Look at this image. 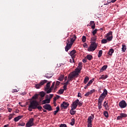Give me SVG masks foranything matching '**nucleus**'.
<instances>
[{"label":"nucleus","instance_id":"f257e3e1","mask_svg":"<svg viewBox=\"0 0 127 127\" xmlns=\"http://www.w3.org/2000/svg\"><path fill=\"white\" fill-rule=\"evenodd\" d=\"M38 106H39V103L36 100H33L30 102L28 110L29 112H32V110H35L36 109H38L39 111H41L42 110V107Z\"/></svg>","mask_w":127,"mask_h":127},{"label":"nucleus","instance_id":"f03ea898","mask_svg":"<svg viewBox=\"0 0 127 127\" xmlns=\"http://www.w3.org/2000/svg\"><path fill=\"white\" fill-rule=\"evenodd\" d=\"M76 38L77 36H76V35H72V38H71L70 39H68L66 40V46L65 47V50L66 52H68V51L71 49L72 46L73 45V43L75 42V41L76 40Z\"/></svg>","mask_w":127,"mask_h":127},{"label":"nucleus","instance_id":"7ed1b4c3","mask_svg":"<svg viewBox=\"0 0 127 127\" xmlns=\"http://www.w3.org/2000/svg\"><path fill=\"white\" fill-rule=\"evenodd\" d=\"M97 46H98V45H97V43H96V42H91V45L89 48L88 49V51H89V52L95 51V50H96V49H97Z\"/></svg>","mask_w":127,"mask_h":127},{"label":"nucleus","instance_id":"20e7f679","mask_svg":"<svg viewBox=\"0 0 127 127\" xmlns=\"http://www.w3.org/2000/svg\"><path fill=\"white\" fill-rule=\"evenodd\" d=\"M105 37L107 38V41H112L113 40V32L110 31L106 34Z\"/></svg>","mask_w":127,"mask_h":127},{"label":"nucleus","instance_id":"39448f33","mask_svg":"<svg viewBox=\"0 0 127 127\" xmlns=\"http://www.w3.org/2000/svg\"><path fill=\"white\" fill-rule=\"evenodd\" d=\"M45 83H47V80H42V81H41V82L35 85V88L36 89H40L41 87L43 85H44V84H45Z\"/></svg>","mask_w":127,"mask_h":127},{"label":"nucleus","instance_id":"423d86ee","mask_svg":"<svg viewBox=\"0 0 127 127\" xmlns=\"http://www.w3.org/2000/svg\"><path fill=\"white\" fill-rule=\"evenodd\" d=\"M34 121V119L33 118L30 119L29 121L26 123V127H32V126H34V123H33Z\"/></svg>","mask_w":127,"mask_h":127},{"label":"nucleus","instance_id":"0eeeda50","mask_svg":"<svg viewBox=\"0 0 127 127\" xmlns=\"http://www.w3.org/2000/svg\"><path fill=\"white\" fill-rule=\"evenodd\" d=\"M127 102L125 100H122L119 103V107L121 108V109H124L127 107Z\"/></svg>","mask_w":127,"mask_h":127},{"label":"nucleus","instance_id":"6e6552de","mask_svg":"<svg viewBox=\"0 0 127 127\" xmlns=\"http://www.w3.org/2000/svg\"><path fill=\"white\" fill-rule=\"evenodd\" d=\"M61 107L62 109H64V110H66L67 108L69 107V103L67 102H64L61 105Z\"/></svg>","mask_w":127,"mask_h":127},{"label":"nucleus","instance_id":"1a4fd4ad","mask_svg":"<svg viewBox=\"0 0 127 127\" xmlns=\"http://www.w3.org/2000/svg\"><path fill=\"white\" fill-rule=\"evenodd\" d=\"M78 103H79V99H77L74 101L71 105V108H73V109H77V107H78Z\"/></svg>","mask_w":127,"mask_h":127},{"label":"nucleus","instance_id":"9d476101","mask_svg":"<svg viewBox=\"0 0 127 127\" xmlns=\"http://www.w3.org/2000/svg\"><path fill=\"white\" fill-rule=\"evenodd\" d=\"M43 108L45 110H47L48 111H52V107L50 105V104H46L43 106Z\"/></svg>","mask_w":127,"mask_h":127},{"label":"nucleus","instance_id":"9b49d317","mask_svg":"<svg viewBox=\"0 0 127 127\" xmlns=\"http://www.w3.org/2000/svg\"><path fill=\"white\" fill-rule=\"evenodd\" d=\"M76 52H77L75 50H73L70 52L69 55L71 56V58H75V57H76Z\"/></svg>","mask_w":127,"mask_h":127},{"label":"nucleus","instance_id":"f8f14e48","mask_svg":"<svg viewBox=\"0 0 127 127\" xmlns=\"http://www.w3.org/2000/svg\"><path fill=\"white\" fill-rule=\"evenodd\" d=\"M92 116H89L87 120V123H92V122L94 121V118H95V116L94 115L91 114Z\"/></svg>","mask_w":127,"mask_h":127},{"label":"nucleus","instance_id":"ddd939ff","mask_svg":"<svg viewBox=\"0 0 127 127\" xmlns=\"http://www.w3.org/2000/svg\"><path fill=\"white\" fill-rule=\"evenodd\" d=\"M108 95V90L107 89H105L104 90L103 92L101 94V97H103V98H106V96Z\"/></svg>","mask_w":127,"mask_h":127},{"label":"nucleus","instance_id":"4468645a","mask_svg":"<svg viewBox=\"0 0 127 127\" xmlns=\"http://www.w3.org/2000/svg\"><path fill=\"white\" fill-rule=\"evenodd\" d=\"M91 26V28L92 29H95V27H96V23H95V21H91L90 22V25L89 26Z\"/></svg>","mask_w":127,"mask_h":127},{"label":"nucleus","instance_id":"2eb2a0df","mask_svg":"<svg viewBox=\"0 0 127 127\" xmlns=\"http://www.w3.org/2000/svg\"><path fill=\"white\" fill-rule=\"evenodd\" d=\"M74 110H76V109H74V108L71 107V109L69 111V113H70V115H71V116H74V115H75V114H76V111H75Z\"/></svg>","mask_w":127,"mask_h":127},{"label":"nucleus","instance_id":"dca6fc26","mask_svg":"<svg viewBox=\"0 0 127 127\" xmlns=\"http://www.w3.org/2000/svg\"><path fill=\"white\" fill-rule=\"evenodd\" d=\"M42 105H45V104H49L50 103V99H46L42 101Z\"/></svg>","mask_w":127,"mask_h":127},{"label":"nucleus","instance_id":"f3484780","mask_svg":"<svg viewBox=\"0 0 127 127\" xmlns=\"http://www.w3.org/2000/svg\"><path fill=\"white\" fill-rule=\"evenodd\" d=\"M71 77H72L73 78H74V77H76V76H78L79 75V73L77 72L73 71L72 74L70 75Z\"/></svg>","mask_w":127,"mask_h":127},{"label":"nucleus","instance_id":"a211bd4d","mask_svg":"<svg viewBox=\"0 0 127 127\" xmlns=\"http://www.w3.org/2000/svg\"><path fill=\"white\" fill-rule=\"evenodd\" d=\"M61 83V82H60V81H57L54 88L55 91H56L57 90V88H59V86L60 85Z\"/></svg>","mask_w":127,"mask_h":127},{"label":"nucleus","instance_id":"6ab92c4d","mask_svg":"<svg viewBox=\"0 0 127 127\" xmlns=\"http://www.w3.org/2000/svg\"><path fill=\"white\" fill-rule=\"evenodd\" d=\"M73 78L72 77H71L70 75H69L68 77L67 80L65 83L69 85V84H70L69 83L70 81H72V80H73Z\"/></svg>","mask_w":127,"mask_h":127},{"label":"nucleus","instance_id":"aec40b11","mask_svg":"<svg viewBox=\"0 0 127 127\" xmlns=\"http://www.w3.org/2000/svg\"><path fill=\"white\" fill-rule=\"evenodd\" d=\"M114 52H115V50H114V49H110L108 54V55H110V56H112Z\"/></svg>","mask_w":127,"mask_h":127},{"label":"nucleus","instance_id":"412c9836","mask_svg":"<svg viewBox=\"0 0 127 127\" xmlns=\"http://www.w3.org/2000/svg\"><path fill=\"white\" fill-rule=\"evenodd\" d=\"M104 99H105V97H103V96H100L98 99V103H100L102 104Z\"/></svg>","mask_w":127,"mask_h":127},{"label":"nucleus","instance_id":"4be33fe9","mask_svg":"<svg viewBox=\"0 0 127 127\" xmlns=\"http://www.w3.org/2000/svg\"><path fill=\"white\" fill-rule=\"evenodd\" d=\"M22 118V116H19L17 117H15L14 119V122H18V121H19V120H20V119H21Z\"/></svg>","mask_w":127,"mask_h":127},{"label":"nucleus","instance_id":"5701e85b","mask_svg":"<svg viewBox=\"0 0 127 127\" xmlns=\"http://www.w3.org/2000/svg\"><path fill=\"white\" fill-rule=\"evenodd\" d=\"M126 51H127V46L124 44L122 45V51H123V52H126Z\"/></svg>","mask_w":127,"mask_h":127},{"label":"nucleus","instance_id":"b1692460","mask_svg":"<svg viewBox=\"0 0 127 127\" xmlns=\"http://www.w3.org/2000/svg\"><path fill=\"white\" fill-rule=\"evenodd\" d=\"M50 83H51V81L47 83L46 87L45 88V90H47L48 89L50 88Z\"/></svg>","mask_w":127,"mask_h":127},{"label":"nucleus","instance_id":"393cba45","mask_svg":"<svg viewBox=\"0 0 127 127\" xmlns=\"http://www.w3.org/2000/svg\"><path fill=\"white\" fill-rule=\"evenodd\" d=\"M86 58L88 59V60L91 61L92 59H93V56L91 55H88L86 56Z\"/></svg>","mask_w":127,"mask_h":127},{"label":"nucleus","instance_id":"a878e982","mask_svg":"<svg viewBox=\"0 0 127 127\" xmlns=\"http://www.w3.org/2000/svg\"><path fill=\"white\" fill-rule=\"evenodd\" d=\"M64 75L61 74L60 77L58 78V80L61 82H62V81H63L64 80Z\"/></svg>","mask_w":127,"mask_h":127},{"label":"nucleus","instance_id":"bb28decb","mask_svg":"<svg viewBox=\"0 0 127 127\" xmlns=\"http://www.w3.org/2000/svg\"><path fill=\"white\" fill-rule=\"evenodd\" d=\"M19 127H24L25 126V123L24 122H20L18 124Z\"/></svg>","mask_w":127,"mask_h":127},{"label":"nucleus","instance_id":"cd10ccee","mask_svg":"<svg viewBox=\"0 0 127 127\" xmlns=\"http://www.w3.org/2000/svg\"><path fill=\"white\" fill-rule=\"evenodd\" d=\"M64 85L63 88L64 89L63 90H64V91H66L67 90V86H68V84L65 83H64L63 84Z\"/></svg>","mask_w":127,"mask_h":127},{"label":"nucleus","instance_id":"c85d7f7f","mask_svg":"<svg viewBox=\"0 0 127 127\" xmlns=\"http://www.w3.org/2000/svg\"><path fill=\"white\" fill-rule=\"evenodd\" d=\"M94 81H95V79L94 78L90 80L87 83V86H91V84L93 83V82H94Z\"/></svg>","mask_w":127,"mask_h":127},{"label":"nucleus","instance_id":"c756f323","mask_svg":"<svg viewBox=\"0 0 127 127\" xmlns=\"http://www.w3.org/2000/svg\"><path fill=\"white\" fill-rule=\"evenodd\" d=\"M107 68H108V65H104L100 69L101 72H102V71H105V70H106Z\"/></svg>","mask_w":127,"mask_h":127},{"label":"nucleus","instance_id":"7c9ffc66","mask_svg":"<svg viewBox=\"0 0 127 127\" xmlns=\"http://www.w3.org/2000/svg\"><path fill=\"white\" fill-rule=\"evenodd\" d=\"M45 77L48 79H50V78H52V74L48 73L45 75Z\"/></svg>","mask_w":127,"mask_h":127},{"label":"nucleus","instance_id":"2f4dec72","mask_svg":"<svg viewBox=\"0 0 127 127\" xmlns=\"http://www.w3.org/2000/svg\"><path fill=\"white\" fill-rule=\"evenodd\" d=\"M70 125H71V126H74V125H75V119H71Z\"/></svg>","mask_w":127,"mask_h":127},{"label":"nucleus","instance_id":"473e14b6","mask_svg":"<svg viewBox=\"0 0 127 127\" xmlns=\"http://www.w3.org/2000/svg\"><path fill=\"white\" fill-rule=\"evenodd\" d=\"M108 75H101L100 79H102V80H105V79H107L108 78Z\"/></svg>","mask_w":127,"mask_h":127},{"label":"nucleus","instance_id":"72a5a7b5","mask_svg":"<svg viewBox=\"0 0 127 127\" xmlns=\"http://www.w3.org/2000/svg\"><path fill=\"white\" fill-rule=\"evenodd\" d=\"M103 114L106 118H109V113H108V111H104Z\"/></svg>","mask_w":127,"mask_h":127},{"label":"nucleus","instance_id":"f704fd0d","mask_svg":"<svg viewBox=\"0 0 127 127\" xmlns=\"http://www.w3.org/2000/svg\"><path fill=\"white\" fill-rule=\"evenodd\" d=\"M91 40L92 41H94V42H96V41H97V36H94L93 37L91 38Z\"/></svg>","mask_w":127,"mask_h":127},{"label":"nucleus","instance_id":"c9c22d12","mask_svg":"<svg viewBox=\"0 0 127 127\" xmlns=\"http://www.w3.org/2000/svg\"><path fill=\"white\" fill-rule=\"evenodd\" d=\"M89 81V77L86 76L84 78V84H86V83H88V81Z\"/></svg>","mask_w":127,"mask_h":127},{"label":"nucleus","instance_id":"e433bc0d","mask_svg":"<svg viewBox=\"0 0 127 127\" xmlns=\"http://www.w3.org/2000/svg\"><path fill=\"white\" fill-rule=\"evenodd\" d=\"M102 54H103V51H102V50L99 51V53H98V57L99 58H100V57H102Z\"/></svg>","mask_w":127,"mask_h":127},{"label":"nucleus","instance_id":"4c0bfd02","mask_svg":"<svg viewBox=\"0 0 127 127\" xmlns=\"http://www.w3.org/2000/svg\"><path fill=\"white\" fill-rule=\"evenodd\" d=\"M52 88H50L49 89H48V90H45V91H46V92H47V94H49L50 93H51V92H52Z\"/></svg>","mask_w":127,"mask_h":127},{"label":"nucleus","instance_id":"58836bf2","mask_svg":"<svg viewBox=\"0 0 127 127\" xmlns=\"http://www.w3.org/2000/svg\"><path fill=\"white\" fill-rule=\"evenodd\" d=\"M104 107L106 109H107V107H109V105H108L107 101H105L103 104Z\"/></svg>","mask_w":127,"mask_h":127},{"label":"nucleus","instance_id":"ea45409f","mask_svg":"<svg viewBox=\"0 0 127 127\" xmlns=\"http://www.w3.org/2000/svg\"><path fill=\"white\" fill-rule=\"evenodd\" d=\"M40 96L42 97L43 98L44 96H45V93L43 91H42L40 92Z\"/></svg>","mask_w":127,"mask_h":127},{"label":"nucleus","instance_id":"a19ab883","mask_svg":"<svg viewBox=\"0 0 127 127\" xmlns=\"http://www.w3.org/2000/svg\"><path fill=\"white\" fill-rule=\"evenodd\" d=\"M101 42L103 44H106V43H107L108 42V41L106 39H103L102 40Z\"/></svg>","mask_w":127,"mask_h":127},{"label":"nucleus","instance_id":"79ce46f5","mask_svg":"<svg viewBox=\"0 0 127 127\" xmlns=\"http://www.w3.org/2000/svg\"><path fill=\"white\" fill-rule=\"evenodd\" d=\"M122 118H127V115L125 113H121L120 114Z\"/></svg>","mask_w":127,"mask_h":127},{"label":"nucleus","instance_id":"37998d69","mask_svg":"<svg viewBox=\"0 0 127 127\" xmlns=\"http://www.w3.org/2000/svg\"><path fill=\"white\" fill-rule=\"evenodd\" d=\"M38 98V95L35 94L34 96H33L32 97V99H33V100H36V99H37Z\"/></svg>","mask_w":127,"mask_h":127},{"label":"nucleus","instance_id":"c03bdc74","mask_svg":"<svg viewBox=\"0 0 127 127\" xmlns=\"http://www.w3.org/2000/svg\"><path fill=\"white\" fill-rule=\"evenodd\" d=\"M59 93L60 95L63 94L64 93V89H61L59 90Z\"/></svg>","mask_w":127,"mask_h":127},{"label":"nucleus","instance_id":"a18cd8bd","mask_svg":"<svg viewBox=\"0 0 127 127\" xmlns=\"http://www.w3.org/2000/svg\"><path fill=\"white\" fill-rule=\"evenodd\" d=\"M86 36H83L82 37V42H83V43H84V42H86Z\"/></svg>","mask_w":127,"mask_h":127},{"label":"nucleus","instance_id":"49530a36","mask_svg":"<svg viewBox=\"0 0 127 127\" xmlns=\"http://www.w3.org/2000/svg\"><path fill=\"white\" fill-rule=\"evenodd\" d=\"M97 31H98V29H95L92 32L93 35L95 36L96 34L97 33Z\"/></svg>","mask_w":127,"mask_h":127},{"label":"nucleus","instance_id":"de8ad7c7","mask_svg":"<svg viewBox=\"0 0 127 127\" xmlns=\"http://www.w3.org/2000/svg\"><path fill=\"white\" fill-rule=\"evenodd\" d=\"M98 106L99 110H101L102 109V103L98 102Z\"/></svg>","mask_w":127,"mask_h":127},{"label":"nucleus","instance_id":"09e8293b","mask_svg":"<svg viewBox=\"0 0 127 127\" xmlns=\"http://www.w3.org/2000/svg\"><path fill=\"white\" fill-rule=\"evenodd\" d=\"M55 86V82H53V83H52L50 88L53 90V89H54V86Z\"/></svg>","mask_w":127,"mask_h":127},{"label":"nucleus","instance_id":"8fccbe9b","mask_svg":"<svg viewBox=\"0 0 127 127\" xmlns=\"http://www.w3.org/2000/svg\"><path fill=\"white\" fill-rule=\"evenodd\" d=\"M78 105L79 107H82V105H83V102L79 101L78 103Z\"/></svg>","mask_w":127,"mask_h":127},{"label":"nucleus","instance_id":"3c124183","mask_svg":"<svg viewBox=\"0 0 127 127\" xmlns=\"http://www.w3.org/2000/svg\"><path fill=\"white\" fill-rule=\"evenodd\" d=\"M95 89H92V90H91L90 91H89V94H90V95H92V94H93V93H95Z\"/></svg>","mask_w":127,"mask_h":127},{"label":"nucleus","instance_id":"603ef678","mask_svg":"<svg viewBox=\"0 0 127 127\" xmlns=\"http://www.w3.org/2000/svg\"><path fill=\"white\" fill-rule=\"evenodd\" d=\"M85 97H89V96H91V94L90 93V92L88 91L87 93H86L85 95H84Z\"/></svg>","mask_w":127,"mask_h":127},{"label":"nucleus","instance_id":"864d4df0","mask_svg":"<svg viewBox=\"0 0 127 127\" xmlns=\"http://www.w3.org/2000/svg\"><path fill=\"white\" fill-rule=\"evenodd\" d=\"M75 58H72V59H70V60H69V62L70 63H75V61H74V59Z\"/></svg>","mask_w":127,"mask_h":127},{"label":"nucleus","instance_id":"5fc2aeb1","mask_svg":"<svg viewBox=\"0 0 127 127\" xmlns=\"http://www.w3.org/2000/svg\"><path fill=\"white\" fill-rule=\"evenodd\" d=\"M123 118L122 117V116L120 115V116H118L117 118V121H119L120 120H122Z\"/></svg>","mask_w":127,"mask_h":127},{"label":"nucleus","instance_id":"6e6d98bb","mask_svg":"<svg viewBox=\"0 0 127 127\" xmlns=\"http://www.w3.org/2000/svg\"><path fill=\"white\" fill-rule=\"evenodd\" d=\"M75 71L77 72V73H78L79 74V73H80V72H81V70H80V69H79L78 68H76Z\"/></svg>","mask_w":127,"mask_h":127},{"label":"nucleus","instance_id":"4d7b16f0","mask_svg":"<svg viewBox=\"0 0 127 127\" xmlns=\"http://www.w3.org/2000/svg\"><path fill=\"white\" fill-rule=\"evenodd\" d=\"M60 127H67V125H66L65 124H61L60 126Z\"/></svg>","mask_w":127,"mask_h":127},{"label":"nucleus","instance_id":"13d9d810","mask_svg":"<svg viewBox=\"0 0 127 127\" xmlns=\"http://www.w3.org/2000/svg\"><path fill=\"white\" fill-rule=\"evenodd\" d=\"M78 66L79 67H83V63L82 62H80L78 64Z\"/></svg>","mask_w":127,"mask_h":127},{"label":"nucleus","instance_id":"bf43d9fd","mask_svg":"<svg viewBox=\"0 0 127 127\" xmlns=\"http://www.w3.org/2000/svg\"><path fill=\"white\" fill-rule=\"evenodd\" d=\"M87 127H93V125H92V123H88Z\"/></svg>","mask_w":127,"mask_h":127},{"label":"nucleus","instance_id":"052dcab7","mask_svg":"<svg viewBox=\"0 0 127 127\" xmlns=\"http://www.w3.org/2000/svg\"><path fill=\"white\" fill-rule=\"evenodd\" d=\"M83 47H84V48H87L88 47V45H87V43L83 44Z\"/></svg>","mask_w":127,"mask_h":127},{"label":"nucleus","instance_id":"680f3d73","mask_svg":"<svg viewBox=\"0 0 127 127\" xmlns=\"http://www.w3.org/2000/svg\"><path fill=\"white\" fill-rule=\"evenodd\" d=\"M12 119V115L11 114H10V115L9 116L8 120L10 121V120H11Z\"/></svg>","mask_w":127,"mask_h":127},{"label":"nucleus","instance_id":"e2e57ef3","mask_svg":"<svg viewBox=\"0 0 127 127\" xmlns=\"http://www.w3.org/2000/svg\"><path fill=\"white\" fill-rule=\"evenodd\" d=\"M12 93H17V89H13L12 90Z\"/></svg>","mask_w":127,"mask_h":127},{"label":"nucleus","instance_id":"0e129e2a","mask_svg":"<svg viewBox=\"0 0 127 127\" xmlns=\"http://www.w3.org/2000/svg\"><path fill=\"white\" fill-rule=\"evenodd\" d=\"M82 62L83 63H86V62H87V59H83L82 60Z\"/></svg>","mask_w":127,"mask_h":127},{"label":"nucleus","instance_id":"69168bd1","mask_svg":"<svg viewBox=\"0 0 127 127\" xmlns=\"http://www.w3.org/2000/svg\"><path fill=\"white\" fill-rule=\"evenodd\" d=\"M8 109V111L9 112V113H11V111H12V109L11 108H7Z\"/></svg>","mask_w":127,"mask_h":127},{"label":"nucleus","instance_id":"338daca9","mask_svg":"<svg viewBox=\"0 0 127 127\" xmlns=\"http://www.w3.org/2000/svg\"><path fill=\"white\" fill-rule=\"evenodd\" d=\"M58 112H59V111H57V110L54 111V115L55 116H56V115H57V113H58Z\"/></svg>","mask_w":127,"mask_h":127},{"label":"nucleus","instance_id":"774afa93","mask_svg":"<svg viewBox=\"0 0 127 127\" xmlns=\"http://www.w3.org/2000/svg\"><path fill=\"white\" fill-rule=\"evenodd\" d=\"M57 110L58 112H59V111H60V108H59V106H58L57 108Z\"/></svg>","mask_w":127,"mask_h":127}]
</instances>
